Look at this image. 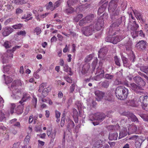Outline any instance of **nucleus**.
I'll return each mask as SVG.
<instances>
[{
	"label": "nucleus",
	"instance_id": "obj_1",
	"mask_svg": "<svg viewBox=\"0 0 148 148\" xmlns=\"http://www.w3.org/2000/svg\"><path fill=\"white\" fill-rule=\"evenodd\" d=\"M119 0H112L109 3L108 10L110 13V18L114 20L120 17L119 15L120 8L117 7V3Z\"/></svg>",
	"mask_w": 148,
	"mask_h": 148
},
{
	"label": "nucleus",
	"instance_id": "obj_2",
	"mask_svg": "<svg viewBox=\"0 0 148 148\" xmlns=\"http://www.w3.org/2000/svg\"><path fill=\"white\" fill-rule=\"evenodd\" d=\"M115 93L116 97L119 99L123 100L127 97L128 90L123 86H119L116 88Z\"/></svg>",
	"mask_w": 148,
	"mask_h": 148
},
{
	"label": "nucleus",
	"instance_id": "obj_3",
	"mask_svg": "<svg viewBox=\"0 0 148 148\" xmlns=\"http://www.w3.org/2000/svg\"><path fill=\"white\" fill-rule=\"evenodd\" d=\"M51 90V88L48 86L46 83H42L40 86L38 91L42 92V95L43 97H46Z\"/></svg>",
	"mask_w": 148,
	"mask_h": 148
},
{
	"label": "nucleus",
	"instance_id": "obj_4",
	"mask_svg": "<svg viewBox=\"0 0 148 148\" xmlns=\"http://www.w3.org/2000/svg\"><path fill=\"white\" fill-rule=\"evenodd\" d=\"M139 100L140 103L142 104V108L148 111V94L140 96Z\"/></svg>",
	"mask_w": 148,
	"mask_h": 148
},
{
	"label": "nucleus",
	"instance_id": "obj_5",
	"mask_svg": "<svg viewBox=\"0 0 148 148\" xmlns=\"http://www.w3.org/2000/svg\"><path fill=\"white\" fill-rule=\"evenodd\" d=\"M95 31L94 24H91L89 26L84 27L82 30L83 34L86 36H89L92 35Z\"/></svg>",
	"mask_w": 148,
	"mask_h": 148
},
{
	"label": "nucleus",
	"instance_id": "obj_6",
	"mask_svg": "<svg viewBox=\"0 0 148 148\" xmlns=\"http://www.w3.org/2000/svg\"><path fill=\"white\" fill-rule=\"evenodd\" d=\"M105 143L104 140L99 138L94 139L92 140L91 143L92 145V148H102Z\"/></svg>",
	"mask_w": 148,
	"mask_h": 148
},
{
	"label": "nucleus",
	"instance_id": "obj_7",
	"mask_svg": "<svg viewBox=\"0 0 148 148\" xmlns=\"http://www.w3.org/2000/svg\"><path fill=\"white\" fill-rule=\"evenodd\" d=\"M79 0H68L67 1V4L68 7L65 10V12L68 14H71L74 12V9L71 7H70L71 5H73L75 3L78 1Z\"/></svg>",
	"mask_w": 148,
	"mask_h": 148
},
{
	"label": "nucleus",
	"instance_id": "obj_8",
	"mask_svg": "<svg viewBox=\"0 0 148 148\" xmlns=\"http://www.w3.org/2000/svg\"><path fill=\"white\" fill-rule=\"evenodd\" d=\"M129 139L135 140V145L136 148H140L141 144L143 141L140 137L138 136L134 135L130 137Z\"/></svg>",
	"mask_w": 148,
	"mask_h": 148
},
{
	"label": "nucleus",
	"instance_id": "obj_9",
	"mask_svg": "<svg viewBox=\"0 0 148 148\" xmlns=\"http://www.w3.org/2000/svg\"><path fill=\"white\" fill-rule=\"evenodd\" d=\"M130 87L133 90L137 93H142V91L143 90V87L138 85H137L134 83L130 84Z\"/></svg>",
	"mask_w": 148,
	"mask_h": 148
},
{
	"label": "nucleus",
	"instance_id": "obj_10",
	"mask_svg": "<svg viewBox=\"0 0 148 148\" xmlns=\"http://www.w3.org/2000/svg\"><path fill=\"white\" fill-rule=\"evenodd\" d=\"M108 3V1H106V0H102L99 2V5L102 4L98 10V14L100 15L103 12L106 8Z\"/></svg>",
	"mask_w": 148,
	"mask_h": 148
},
{
	"label": "nucleus",
	"instance_id": "obj_11",
	"mask_svg": "<svg viewBox=\"0 0 148 148\" xmlns=\"http://www.w3.org/2000/svg\"><path fill=\"white\" fill-rule=\"evenodd\" d=\"M91 116L93 117V120H97L99 121H103L106 117L105 114L99 112L93 114Z\"/></svg>",
	"mask_w": 148,
	"mask_h": 148
},
{
	"label": "nucleus",
	"instance_id": "obj_12",
	"mask_svg": "<svg viewBox=\"0 0 148 148\" xmlns=\"http://www.w3.org/2000/svg\"><path fill=\"white\" fill-rule=\"evenodd\" d=\"M134 82L138 85L144 87L145 85V82L140 77L136 76L133 78Z\"/></svg>",
	"mask_w": 148,
	"mask_h": 148
},
{
	"label": "nucleus",
	"instance_id": "obj_13",
	"mask_svg": "<svg viewBox=\"0 0 148 148\" xmlns=\"http://www.w3.org/2000/svg\"><path fill=\"white\" fill-rule=\"evenodd\" d=\"M95 26V30L98 31L100 30L102 28L104 25V21L102 18H99L95 24H94Z\"/></svg>",
	"mask_w": 148,
	"mask_h": 148
},
{
	"label": "nucleus",
	"instance_id": "obj_14",
	"mask_svg": "<svg viewBox=\"0 0 148 148\" xmlns=\"http://www.w3.org/2000/svg\"><path fill=\"white\" fill-rule=\"evenodd\" d=\"M113 21H114L111 25L110 27H111L112 28H114L116 27H119L120 24L121 23L122 21V17H119L116 19H115L114 20H112Z\"/></svg>",
	"mask_w": 148,
	"mask_h": 148
},
{
	"label": "nucleus",
	"instance_id": "obj_15",
	"mask_svg": "<svg viewBox=\"0 0 148 148\" xmlns=\"http://www.w3.org/2000/svg\"><path fill=\"white\" fill-rule=\"evenodd\" d=\"M3 35L4 36H8L13 32V29L11 27H6L3 29Z\"/></svg>",
	"mask_w": 148,
	"mask_h": 148
},
{
	"label": "nucleus",
	"instance_id": "obj_16",
	"mask_svg": "<svg viewBox=\"0 0 148 148\" xmlns=\"http://www.w3.org/2000/svg\"><path fill=\"white\" fill-rule=\"evenodd\" d=\"M95 94L96 95V98L98 101H100L102 99L105 95V93L99 90H97L95 92Z\"/></svg>",
	"mask_w": 148,
	"mask_h": 148
},
{
	"label": "nucleus",
	"instance_id": "obj_17",
	"mask_svg": "<svg viewBox=\"0 0 148 148\" xmlns=\"http://www.w3.org/2000/svg\"><path fill=\"white\" fill-rule=\"evenodd\" d=\"M79 2L82 5H79V7H77L76 8L75 10V12L76 13H78L80 12H81L82 10H83V9L82 8L84 6V2H87V1H89L90 0H79Z\"/></svg>",
	"mask_w": 148,
	"mask_h": 148
},
{
	"label": "nucleus",
	"instance_id": "obj_18",
	"mask_svg": "<svg viewBox=\"0 0 148 148\" xmlns=\"http://www.w3.org/2000/svg\"><path fill=\"white\" fill-rule=\"evenodd\" d=\"M128 130L130 134L136 133L137 130V128L136 125L134 124H132L129 125L128 127Z\"/></svg>",
	"mask_w": 148,
	"mask_h": 148
},
{
	"label": "nucleus",
	"instance_id": "obj_19",
	"mask_svg": "<svg viewBox=\"0 0 148 148\" xmlns=\"http://www.w3.org/2000/svg\"><path fill=\"white\" fill-rule=\"evenodd\" d=\"M19 105L16 108V112L18 114H22L23 112L24 103H19Z\"/></svg>",
	"mask_w": 148,
	"mask_h": 148
},
{
	"label": "nucleus",
	"instance_id": "obj_20",
	"mask_svg": "<svg viewBox=\"0 0 148 148\" xmlns=\"http://www.w3.org/2000/svg\"><path fill=\"white\" fill-rule=\"evenodd\" d=\"M146 43L144 40H142L139 41L136 45V47L138 49H142L145 48L146 46Z\"/></svg>",
	"mask_w": 148,
	"mask_h": 148
},
{
	"label": "nucleus",
	"instance_id": "obj_21",
	"mask_svg": "<svg viewBox=\"0 0 148 148\" xmlns=\"http://www.w3.org/2000/svg\"><path fill=\"white\" fill-rule=\"evenodd\" d=\"M128 134L129 135L130 134L129 131H127L126 128H123L120 132L119 139H120L126 136Z\"/></svg>",
	"mask_w": 148,
	"mask_h": 148
},
{
	"label": "nucleus",
	"instance_id": "obj_22",
	"mask_svg": "<svg viewBox=\"0 0 148 148\" xmlns=\"http://www.w3.org/2000/svg\"><path fill=\"white\" fill-rule=\"evenodd\" d=\"M107 51L108 50L106 48L104 47L101 48L100 49L98 52L99 57H100L101 58L103 57Z\"/></svg>",
	"mask_w": 148,
	"mask_h": 148
},
{
	"label": "nucleus",
	"instance_id": "obj_23",
	"mask_svg": "<svg viewBox=\"0 0 148 148\" xmlns=\"http://www.w3.org/2000/svg\"><path fill=\"white\" fill-rule=\"evenodd\" d=\"M30 97V95L26 92H24L23 94V97L21 101H20L19 103H24V102L27 101Z\"/></svg>",
	"mask_w": 148,
	"mask_h": 148
},
{
	"label": "nucleus",
	"instance_id": "obj_24",
	"mask_svg": "<svg viewBox=\"0 0 148 148\" xmlns=\"http://www.w3.org/2000/svg\"><path fill=\"white\" fill-rule=\"evenodd\" d=\"M90 68V65L86 63L83 66L82 71V73L83 74L86 73Z\"/></svg>",
	"mask_w": 148,
	"mask_h": 148
},
{
	"label": "nucleus",
	"instance_id": "obj_25",
	"mask_svg": "<svg viewBox=\"0 0 148 148\" xmlns=\"http://www.w3.org/2000/svg\"><path fill=\"white\" fill-rule=\"evenodd\" d=\"M6 128L3 125H0V135L1 136V135H3L4 134H5V135L7 136L5 140H8L9 139V135H8V134H6V133L4 132V131L6 130Z\"/></svg>",
	"mask_w": 148,
	"mask_h": 148
},
{
	"label": "nucleus",
	"instance_id": "obj_26",
	"mask_svg": "<svg viewBox=\"0 0 148 148\" xmlns=\"http://www.w3.org/2000/svg\"><path fill=\"white\" fill-rule=\"evenodd\" d=\"M118 134L116 132L110 134L109 137V139L110 140H116L118 137Z\"/></svg>",
	"mask_w": 148,
	"mask_h": 148
},
{
	"label": "nucleus",
	"instance_id": "obj_27",
	"mask_svg": "<svg viewBox=\"0 0 148 148\" xmlns=\"http://www.w3.org/2000/svg\"><path fill=\"white\" fill-rule=\"evenodd\" d=\"M63 66L64 71L66 72H69V74L70 75H72L73 73L72 72L71 68L69 67L67 64H65Z\"/></svg>",
	"mask_w": 148,
	"mask_h": 148
},
{
	"label": "nucleus",
	"instance_id": "obj_28",
	"mask_svg": "<svg viewBox=\"0 0 148 148\" xmlns=\"http://www.w3.org/2000/svg\"><path fill=\"white\" fill-rule=\"evenodd\" d=\"M129 115L130 118L131 120L133 122H136V123L138 122L139 123V121L138 119L132 113H129Z\"/></svg>",
	"mask_w": 148,
	"mask_h": 148
},
{
	"label": "nucleus",
	"instance_id": "obj_29",
	"mask_svg": "<svg viewBox=\"0 0 148 148\" xmlns=\"http://www.w3.org/2000/svg\"><path fill=\"white\" fill-rule=\"evenodd\" d=\"M103 72L101 73V74H98L97 75L94 76L92 79L95 80L99 81L102 79L104 77V75H103Z\"/></svg>",
	"mask_w": 148,
	"mask_h": 148
},
{
	"label": "nucleus",
	"instance_id": "obj_30",
	"mask_svg": "<svg viewBox=\"0 0 148 148\" xmlns=\"http://www.w3.org/2000/svg\"><path fill=\"white\" fill-rule=\"evenodd\" d=\"M94 17V15L93 14H91L88 15L85 18V19L87 20L88 23H89L91 22L93 20Z\"/></svg>",
	"mask_w": 148,
	"mask_h": 148
},
{
	"label": "nucleus",
	"instance_id": "obj_31",
	"mask_svg": "<svg viewBox=\"0 0 148 148\" xmlns=\"http://www.w3.org/2000/svg\"><path fill=\"white\" fill-rule=\"evenodd\" d=\"M16 92H13V95L14 96L15 99H17L20 98L21 96V94L18 89L16 90Z\"/></svg>",
	"mask_w": 148,
	"mask_h": 148
},
{
	"label": "nucleus",
	"instance_id": "obj_32",
	"mask_svg": "<svg viewBox=\"0 0 148 148\" xmlns=\"http://www.w3.org/2000/svg\"><path fill=\"white\" fill-rule=\"evenodd\" d=\"M103 72V75H104V72L103 69L101 66H99L97 69L95 74H101V73Z\"/></svg>",
	"mask_w": 148,
	"mask_h": 148
},
{
	"label": "nucleus",
	"instance_id": "obj_33",
	"mask_svg": "<svg viewBox=\"0 0 148 148\" xmlns=\"http://www.w3.org/2000/svg\"><path fill=\"white\" fill-rule=\"evenodd\" d=\"M139 26L137 24L136 21H134L133 23V25L131 26L130 29L132 31H136Z\"/></svg>",
	"mask_w": 148,
	"mask_h": 148
},
{
	"label": "nucleus",
	"instance_id": "obj_34",
	"mask_svg": "<svg viewBox=\"0 0 148 148\" xmlns=\"http://www.w3.org/2000/svg\"><path fill=\"white\" fill-rule=\"evenodd\" d=\"M113 37V43L114 44H116L122 40L121 36H116L115 37Z\"/></svg>",
	"mask_w": 148,
	"mask_h": 148
},
{
	"label": "nucleus",
	"instance_id": "obj_35",
	"mask_svg": "<svg viewBox=\"0 0 148 148\" xmlns=\"http://www.w3.org/2000/svg\"><path fill=\"white\" fill-rule=\"evenodd\" d=\"M3 76L5 77V83L6 84H8L11 83L13 80V79L9 76H7L5 77V75H3Z\"/></svg>",
	"mask_w": 148,
	"mask_h": 148
},
{
	"label": "nucleus",
	"instance_id": "obj_36",
	"mask_svg": "<svg viewBox=\"0 0 148 148\" xmlns=\"http://www.w3.org/2000/svg\"><path fill=\"white\" fill-rule=\"evenodd\" d=\"M140 71L144 72L148 75V66H142L140 68Z\"/></svg>",
	"mask_w": 148,
	"mask_h": 148
},
{
	"label": "nucleus",
	"instance_id": "obj_37",
	"mask_svg": "<svg viewBox=\"0 0 148 148\" xmlns=\"http://www.w3.org/2000/svg\"><path fill=\"white\" fill-rule=\"evenodd\" d=\"M135 16L137 19L142 20V16L141 14L137 10L133 11Z\"/></svg>",
	"mask_w": 148,
	"mask_h": 148
},
{
	"label": "nucleus",
	"instance_id": "obj_38",
	"mask_svg": "<svg viewBox=\"0 0 148 148\" xmlns=\"http://www.w3.org/2000/svg\"><path fill=\"white\" fill-rule=\"evenodd\" d=\"M140 102L136 103V101L134 100H132L130 101V106L133 107H137L140 104Z\"/></svg>",
	"mask_w": 148,
	"mask_h": 148
},
{
	"label": "nucleus",
	"instance_id": "obj_39",
	"mask_svg": "<svg viewBox=\"0 0 148 148\" xmlns=\"http://www.w3.org/2000/svg\"><path fill=\"white\" fill-rule=\"evenodd\" d=\"M47 10H50L51 11H52L54 10V5H53L52 2L51 1L49 2L47 5Z\"/></svg>",
	"mask_w": 148,
	"mask_h": 148
},
{
	"label": "nucleus",
	"instance_id": "obj_40",
	"mask_svg": "<svg viewBox=\"0 0 148 148\" xmlns=\"http://www.w3.org/2000/svg\"><path fill=\"white\" fill-rule=\"evenodd\" d=\"M130 51V53L129 55V58L130 60L132 61V62H134L135 58V55L132 50Z\"/></svg>",
	"mask_w": 148,
	"mask_h": 148
},
{
	"label": "nucleus",
	"instance_id": "obj_41",
	"mask_svg": "<svg viewBox=\"0 0 148 148\" xmlns=\"http://www.w3.org/2000/svg\"><path fill=\"white\" fill-rule=\"evenodd\" d=\"M93 56L92 54H90L87 56L84 59L85 62H90L92 59Z\"/></svg>",
	"mask_w": 148,
	"mask_h": 148
},
{
	"label": "nucleus",
	"instance_id": "obj_42",
	"mask_svg": "<svg viewBox=\"0 0 148 148\" xmlns=\"http://www.w3.org/2000/svg\"><path fill=\"white\" fill-rule=\"evenodd\" d=\"M83 16L82 14H78L77 16L73 18V20L76 22H77L81 18H82Z\"/></svg>",
	"mask_w": 148,
	"mask_h": 148
},
{
	"label": "nucleus",
	"instance_id": "obj_43",
	"mask_svg": "<svg viewBox=\"0 0 148 148\" xmlns=\"http://www.w3.org/2000/svg\"><path fill=\"white\" fill-rule=\"evenodd\" d=\"M87 23H88L87 20L84 18L80 21L79 24L80 26H83Z\"/></svg>",
	"mask_w": 148,
	"mask_h": 148
},
{
	"label": "nucleus",
	"instance_id": "obj_44",
	"mask_svg": "<svg viewBox=\"0 0 148 148\" xmlns=\"http://www.w3.org/2000/svg\"><path fill=\"white\" fill-rule=\"evenodd\" d=\"M23 25L22 24L18 23L12 25V27L14 29H21L23 27Z\"/></svg>",
	"mask_w": 148,
	"mask_h": 148
},
{
	"label": "nucleus",
	"instance_id": "obj_45",
	"mask_svg": "<svg viewBox=\"0 0 148 148\" xmlns=\"http://www.w3.org/2000/svg\"><path fill=\"white\" fill-rule=\"evenodd\" d=\"M26 0H15V3L16 4L22 5L25 4L27 2Z\"/></svg>",
	"mask_w": 148,
	"mask_h": 148
},
{
	"label": "nucleus",
	"instance_id": "obj_46",
	"mask_svg": "<svg viewBox=\"0 0 148 148\" xmlns=\"http://www.w3.org/2000/svg\"><path fill=\"white\" fill-rule=\"evenodd\" d=\"M103 77L107 79L112 80L114 76L109 74L107 73L105 74V75H104Z\"/></svg>",
	"mask_w": 148,
	"mask_h": 148
},
{
	"label": "nucleus",
	"instance_id": "obj_47",
	"mask_svg": "<svg viewBox=\"0 0 148 148\" xmlns=\"http://www.w3.org/2000/svg\"><path fill=\"white\" fill-rule=\"evenodd\" d=\"M114 61L115 64L117 66H121L120 62V59L117 56H116L114 58Z\"/></svg>",
	"mask_w": 148,
	"mask_h": 148
},
{
	"label": "nucleus",
	"instance_id": "obj_48",
	"mask_svg": "<svg viewBox=\"0 0 148 148\" xmlns=\"http://www.w3.org/2000/svg\"><path fill=\"white\" fill-rule=\"evenodd\" d=\"M8 58L12 59L13 58V52L11 50H8L7 52Z\"/></svg>",
	"mask_w": 148,
	"mask_h": 148
},
{
	"label": "nucleus",
	"instance_id": "obj_49",
	"mask_svg": "<svg viewBox=\"0 0 148 148\" xmlns=\"http://www.w3.org/2000/svg\"><path fill=\"white\" fill-rule=\"evenodd\" d=\"M102 86L103 87L107 88L109 86V81L105 80L103 82L101 83Z\"/></svg>",
	"mask_w": 148,
	"mask_h": 148
},
{
	"label": "nucleus",
	"instance_id": "obj_50",
	"mask_svg": "<svg viewBox=\"0 0 148 148\" xmlns=\"http://www.w3.org/2000/svg\"><path fill=\"white\" fill-rule=\"evenodd\" d=\"M41 29L38 27H36L34 29V32L36 33L37 35L40 34L41 32Z\"/></svg>",
	"mask_w": 148,
	"mask_h": 148
},
{
	"label": "nucleus",
	"instance_id": "obj_51",
	"mask_svg": "<svg viewBox=\"0 0 148 148\" xmlns=\"http://www.w3.org/2000/svg\"><path fill=\"white\" fill-rule=\"evenodd\" d=\"M16 107V105L14 103H12L10 107V113L11 114H13L14 112V109Z\"/></svg>",
	"mask_w": 148,
	"mask_h": 148
},
{
	"label": "nucleus",
	"instance_id": "obj_52",
	"mask_svg": "<svg viewBox=\"0 0 148 148\" xmlns=\"http://www.w3.org/2000/svg\"><path fill=\"white\" fill-rule=\"evenodd\" d=\"M122 61L123 62L124 66H127L128 59L125 57H123L122 58Z\"/></svg>",
	"mask_w": 148,
	"mask_h": 148
},
{
	"label": "nucleus",
	"instance_id": "obj_53",
	"mask_svg": "<svg viewBox=\"0 0 148 148\" xmlns=\"http://www.w3.org/2000/svg\"><path fill=\"white\" fill-rule=\"evenodd\" d=\"M113 37L108 36L106 38L105 40L107 42H110L113 43Z\"/></svg>",
	"mask_w": 148,
	"mask_h": 148
},
{
	"label": "nucleus",
	"instance_id": "obj_54",
	"mask_svg": "<svg viewBox=\"0 0 148 148\" xmlns=\"http://www.w3.org/2000/svg\"><path fill=\"white\" fill-rule=\"evenodd\" d=\"M56 132V131L54 132L53 134H52V137L51 138V140L50 142V144L53 143L54 142V139L55 138Z\"/></svg>",
	"mask_w": 148,
	"mask_h": 148
},
{
	"label": "nucleus",
	"instance_id": "obj_55",
	"mask_svg": "<svg viewBox=\"0 0 148 148\" xmlns=\"http://www.w3.org/2000/svg\"><path fill=\"white\" fill-rule=\"evenodd\" d=\"M4 113L1 110H0V121H2L5 119Z\"/></svg>",
	"mask_w": 148,
	"mask_h": 148
},
{
	"label": "nucleus",
	"instance_id": "obj_56",
	"mask_svg": "<svg viewBox=\"0 0 148 148\" xmlns=\"http://www.w3.org/2000/svg\"><path fill=\"white\" fill-rule=\"evenodd\" d=\"M75 88V84H73L70 86L69 88L70 93H73L74 91Z\"/></svg>",
	"mask_w": 148,
	"mask_h": 148
},
{
	"label": "nucleus",
	"instance_id": "obj_57",
	"mask_svg": "<svg viewBox=\"0 0 148 148\" xmlns=\"http://www.w3.org/2000/svg\"><path fill=\"white\" fill-rule=\"evenodd\" d=\"M68 128H72L75 126V124L74 122L71 120H69V126Z\"/></svg>",
	"mask_w": 148,
	"mask_h": 148
},
{
	"label": "nucleus",
	"instance_id": "obj_58",
	"mask_svg": "<svg viewBox=\"0 0 148 148\" xmlns=\"http://www.w3.org/2000/svg\"><path fill=\"white\" fill-rule=\"evenodd\" d=\"M26 33L25 31H21L19 32H18L17 33V35H21L23 36H25L26 35Z\"/></svg>",
	"mask_w": 148,
	"mask_h": 148
},
{
	"label": "nucleus",
	"instance_id": "obj_59",
	"mask_svg": "<svg viewBox=\"0 0 148 148\" xmlns=\"http://www.w3.org/2000/svg\"><path fill=\"white\" fill-rule=\"evenodd\" d=\"M61 2H60V0H58L54 4V9L57 8L61 4Z\"/></svg>",
	"mask_w": 148,
	"mask_h": 148
},
{
	"label": "nucleus",
	"instance_id": "obj_60",
	"mask_svg": "<svg viewBox=\"0 0 148 148\" xmlns=\"http://www.w3.org/2000/svg\"><path fill=\"white\" fill-rule=\"evenodd\" d=\"M97 64V60H94L91 64L92 69L94 71Z\"/></svg>",
	"mask_w": 148,
	"mask_h": 148
},
{
	"label": "nucleus",
	"instance_id": "obj_61",
	"mask_svg": "<svg viewBox=\"0 0 148 148\" xmlns=\"http://www.w3.org/2000/svg\"><path fill=\"white\" fill-rule=\"evenodd\" d=\"M31 13H27L26 14L24 15L22 18L24 19H25L28 18L32 16Z\"/></svg>",
	"mask_w": 148,
	"mask_h": 148
},
{
	"label": "nucleus",
	"instance_id": "obj_62",
	"mask_svg": "<svg viewBox=\"0 0 148 148\" xmlns=\"http://www.w3.org/2000/svg\"><path fill=\"white\" fill-rule=\"evenodd\" d=\"M131 34L132 37L134 38L138 36V32H137L136 31H132V32H131Z\"/></svg>",
	"mask_w": 148,
	"mask_h": 148
},
{
	"label": "nucleus",
	"instance_id": "obj_63",
	"mask_svg": "<svg viewBox=\"0 0 148 148\" xmlns=\"http://www.w3.org/2000/svg\"><path fill=\"white\" fill-rule=\"evenodd\" d=\"M10 68V66L9 65H7L4 67L3 68L4 73H5V72L8 73V72L9 71Z\"/></svg>",
	"mask_w": 148,
	"mask_h": 148
},
{
	"label": "nucleus",
	"instance_id": "obj_64",
	"mask_svg": "<svg viewBox=\"0 0 148 148\" xmlns=\"http://www.w3.org/2000/svg\"><path fill=\"white\" fill-rule=\"evenodd\" d=\"M55 112L56 118L57 119L59 118L60 116V112L56 110H55Z\"/></svg>",
	"mask_w": 148,
	"mask_h": 148
}]
</instances>
